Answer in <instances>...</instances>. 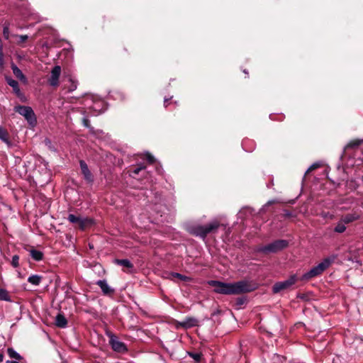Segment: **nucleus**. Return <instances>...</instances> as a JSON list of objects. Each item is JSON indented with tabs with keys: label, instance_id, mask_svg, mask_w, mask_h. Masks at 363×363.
Listing matches in <instances>:
<instances>
[{
	"label": "nucleus",
	"instance_id": "41",
	"mask_svg": "<svg viewBox=\"0 0 363 363\" xmlns=\"http://www.w3.org/2000/svg\"><path fill=\"white\" fill-rule=\"evenodd\" d=\"M4 359V354L3 352H0V363L3 362Z\"/></svg>",
	"mask_w": 363,
	"mask_h": 363
},
{
	"label": "nucleus",
	"instance_id": "39",
	"mask_svg": "<svg viewBox=\"0 0 363 363\" xmlns=\"http://www.w3.org/2000/svg\"><path fill=\"white\" fill-rule=\"evenodd\" d=\"M4 65V54L0 55V68H2Z\"/></svg>",
	"mask_w": 363,
	"mask_h": 363
},
{
	"label": "nucleus",
	"instance_id": "3",
	"mask_svg": "<svg viewBox=\"0 0 363 363\" xmlns=\"http://www.w3.org/2000/svg\"><path fill=\"white\" fill-rule=\"evenodd\" d=\"M289 246V242L286 240H276L275 241L263 246H259L257 252L264 255L269 253H277Z\"/></svg>",
	"mask_w": 363,
	"mask_h": 363
},
{
	"label": "nucleus",
	"instance_id": "15",
	"mask_svg": "<svg viewBox=\"0 0 363 363\" xmlns=\"http://www.w3.org/2000/svg\"><path fill=\"white\" fill-rule=\"evenodd\" d=\"M95 225H96V220L92 218H89V217H86L84 218H81L79 230L84 231L86 229L89 228Z\"/></svg>",
	"mask_w": 363,
	"mask_h": 363
},
{
	"label": "nucleus",
	"instance_id": "5",
	"mask_svg": "<svg viewBox=\"0 0 363 363\" xmlns=\"http://www.w3.org/2000/svg\"><path fill=\"white\" fill-rule=\"evenodd\" d=\"M106 335L109 339L108 344L114 352L120 354H125L128 352V349L127 345L124 342L120 341L116 335L110 330H106Z\"/></svg>",
	"mask_w": 363,
	"mask_h": 363
},
{
	"label": "nucleus",
	"instance_id": "10",
	"mask_svg": "<svg viewBox=\"0 0 363 363\" xmlns=\"http://www.w3.org/2000/svg\"><path fill=\"white\" fill-rule=\"evenodd\" d=\"M96 284L101 288L103 294L105 296H113L115 294V289L111 287L105 279L97 281Z\"/></svg>",
	"mask_w": 363,
	"mask_h": 363
},
{
	"label": "nucleus",
	"instance_id": "23",
	"mask_svg": "<svg viewBox=\"0 0 363 363\" xmlns=\"http://www.w3.org/2000/svg\"><path fill=\"white\" fill-rule=\"evenodd\" d=\"M7 354L10 358L14 359L18 361L23 359V357L18 354L13 347H9L7 349Z\"/></svg>",
	"mask_w": 363,
	"mask_h": 363
},
{
	"label": "nucleus",
	"instance_id": "32",
	"mask_svg": "<svg viewBox=\"0 0 363 363\" xmlns=\"http://www.w3.org/2000/svg\"><path fill=\"white\" fill-rule=\"evenodd\" d=\"M11 265L14 268H17L19 267V256L15 255L12 257Z\"/></svg>",
	"mask_w": 363,
	"mask_h": 363
},
{
	"label": "nucleus",
	"instance_id": "12",
	"mask_svg": "<svg viewBox=\"0 0 363 363\" xmlns=\"http://www.w3.org/2000/svg\"><path fill=\"white\" fill-rule=\"evenodd\" d=\"M115 263L123 267V271L127 273H131L134 269V265L127 259H116Z\"/></svg>",
	"mask_w": 363,
	"mask_h": 363
},
{
	"label": "nucleus",
	"instance_id": "42",
	"mask_svg": "<svg viewBox=\"0 0 363 363\" xmlns=\"http://www.w3.org/2000/svg\"><path fill=\"white\" fill-rule=\"evenodd\" d=\"M1 54H4V52H3V45H2V42H1V40L0 39V55Z\"/></svg>",
	"mask_w": 363,
	"mask_h": 363
},
{
	"label": "nucleus",
	"instance_id": "21",
	"mask_svg": "<svg viewBox=\"0 0 363 363\" xmlns=\"http://www.w3.org/2000/svg\"><path fill=\"white\" fill-rule=\"evenodd\" d=\"M30 255L35 261L37 262L41 261L44 257V255L41 251L37 250L33 247L30 250Z\"/></svg>",
	"mask_w": 363,
	"mask_h": 363
},
{
	"label": "nucleus",
	"instance_id": "25",
	"mask_svg": "<svg viewBox=\"0 0 363 363\" xmlns=\"http://www.w3.org/2000/svg\"><path fill=\"white\" fill-rule=\"evenodd\" d=\"M42 280V277L37 274L31 275L28 277V281L33 285L38 286Z\"/></svg>",
	"mask_w": 363,
	"mask_h": 363
},
{
	"label": "nucleus",
	"instance_id": "27",
	"mask_svg": "<svg viewBox=\"0 0 363 363\" xmlns=\"http://www.w3.org/2000/svg\"><path fill=\"white\" fill-rule=\"evenodd\" d=\"M0 301H11L9 292L4 289H0Z\"/></svg>",
	"mask_w": 363,
	"mask_h": 363
},
{
	"label": "nucleus",
	"instance_id": "36",
	"mask_svg": "<svg viewBox=\"0 0 363 363\" xmlns=\"http://www.w3.org/2000/svg\"><path fill=\"white\" fill-rule=\"evenodd\" d=\"M145 159L151 164H154L155 162V158L154 157V156L149 152L145 154Z\"/></svg>",
	"mask_w": 363,
	"mask_h": 363
},
{
	"label": "nucleus",
	"instance_id": "28",
	"mask_svg": "<svg viewBox=\"0 0 363 363\" xmlns=\"http://www.w3.org/2000/svg\"><path fill=\"white\" fill-rule=\"evenodd\" d=\"M189 355L197 363H199L202 358V354L201 352H188Z\"/></svg>",
	"mask_w": 363,
	"mask_h": 363
},
{
	"label": "nucleus",
	"instance_id": "11",
	"mask_svg": "<svg viewBox=\"0 0 363 363\" xmlns=\"http://www.w3.org/2000/svg\"><path fill=\"white\" fill-rule=\"evenodd\" d=\"M198 320L195 318L187 317L182 322H177L176 326L177 328H182L184 329H188L194 326L198 325Z\"/></svg>",
	"mask_w": 363,
	"mask_h": 363
},
{
	"label": "nucleus",
	"instance_id": "8",
	"mask_svg": "<svg viewBox=\"0 0 363 363\" xmlns=\"http://www.w3.org/2000/svg\"><path fill=\"white\" fill-rule=\"evenodd\" d=\"M61 67L59 65L55 66L51 72L50 75L48 79V84L53 87L59 86V79L61 74Z\"/></svg>",
	"mask_w": 363,
	"mask_h": 363
},
{
	"label": "nucleus",
	"instance_id": "6",
	"mask_svg": "<svg viewBox=\"0 0 363 363\" xmlns=\"http://www.w3.org/2000/svg\"><path fill=\"white\" fill-rule=\"evenodd\" d=\"M300 278L296 274L291 275L288 279L283 281H277L272 286L274 294H279L282 291L291 289Z\"/></svg>",
	"mask_w": 363,
	"mask_h": 363
},
{
	"label": "nucleus",
	"instance_id": "29",
	"mask_svg": "<svg viewBox=\"0 0 363 363\" xmlns=\"http://www.w3.org/2000/svg\"><path fill=\"white\" fill-rule=\"evenodd\" d=\"M246 303H247V298L245 296L238 297L235 299V305L237 306L238 308H240Z\"/></svg>",
	"mask_w": 363,
	"mask_h": 363
},
{
	"label": "nucleus",
	"instance_id": "7",
	"mask_svg": "<svg viewBox=\"0 0 363 363\" xmlns=\"http://www.w3.org/2000/svg\"><path fill=\"white\" fill-rule=\"evenodd\" d=\"M14 111L23 116L30 125L34 126L36 125L37 119L31 107L18 105L14 107Z\"/></svg>",
	"mask_w": 363,
	"mask_h": 363
},
{
	"label": "nucleus",
	"instance_id": "22",
	"mask_svg": "<svg viewBox=\"0 0 363 363\" xmlns=\"http://www.w3.org/2000/svg\"><path fill=\"white\" fill-rule=\"evenodd\" d=\"M169 279H170L171 280H173L174 278H177V279H179V280H181L182 281H190L192 279L189 277L183 275L182 274H179V273H177V272H171L169 274Z\"/></svg>",
	"mask_w": 363,
	"mask_h": 363
},
{
	"label": "nucleus",
	"instance_id": "1",
	"mask_svg": "<svg viewBox=\"0 0 363 363\" xmlns=\"http://www.w3.org/2000/svg\"><path fill=\"white\" fill-rule=\"evenodd\" d=\"M208 284L213 287L214 292L223 295H239L249 293L255 289L253 285L246 280L234 283H225L217 280H211Z\"/></svg>",
	"mask_w": 363,
	"mask_h": 363
},
{
	"label": "nucleus",
	"instance_id": "30",
	"mask_svg": "<svg viewBox=\"0 0 363 363\" xmlns=\"http://www.w3.org/2000/svg\"><path fill=\"white\" fill-rule=\"evenodd\" d=\"M145 165L138 164V167H136L131 171V174H133L132 176L135 177V175H138L143 169H145Z\"/></svg>",
	"mask_w": 363,
	"mask_h": 363
},
{
	"label": "nucleus",
	"instance_id": "4",
	"mask_svg": "<svg viewBox=\"0 0 363 363\" xmlns=\"http://www.w3.org/2000/svg\"><path fill=\"white\" fill-rule=\"evenodd\" d=\"M220 225V223L217 221L205 225H199L191 227L190 233L194 235L205 238L208 234L216 233Z\"/></svg>",
	"mask_w": 363,
	"mask_h": 363
},
{
	"label": "nucleus",
	"instance_id": "33",
	"mask_svg": "<svg viewBox=\"0 0 363 363\" xmlns=\"http://www.w3.org/2000/svg\"><path fill=\"white\" fill-rule=\"evenodd\" d=\"M82 122L84 127L89 128L91 131L93 130L94 128L91 125L90 121L87 118H83Z\"/></svg>",
	"mask_w": 363,
	"mask_h": 363
},
{
	"label": "nucleus",
	"instance_id": "13",
	"mask_svg": "<svg viewBox=\"0 0 363 363\" xmlns=\"http://www.w3.org/2000/svg\"><path fill=\"white\" fill-rule=\"evenodd\" d=\"M362 144H363V139H355V140H351L345 147L342 157H344L347 154V152L349 150H350V149L356 150Z\"/></svg>",
	"mask_w": 363,
	"mask_h": 363
},
{
	"label": "nucleus",
	"instance_id": "40",
	"mask_svg": "<svg viewBox=\"0 0 363 363\" xmlns=\"http://www.w3.org/2000/svg\"><path fill=\"white\" fill-rule=\"evenodd\" d=\"M297 298H301L302 300H306V295L305 294H298L297 295Z\"/></svg>",
	"mask_w": 363,
	"mask_h": 363
},
{
	"label": "nucleus",
	"instance_id": "34",
	"mask_svg": "<svg viewBox=\"0 0 363 363\" xmlns=\"http://www.w3.org/2000/svg\"><path fill=\"white\" fill-rule=\"evenodd\" d=\"M320 164L318 163H314L308 169L307 171L305 173V177H306V175L308 174H309L310 172H313V170L318 169V167H320Z\"/></svg>",
	"mask_w": 363,
	"mask_h": 363
},
{
	"label": "nucleus",
	"instance_id": "26",
	"mask_svg": "<svg viewBox=\"0 0 363 363\" xmlns=\"http://www.w3.org/2000/svg\"><path fill=\"white\" fill-rule=\"evenodd\" d=\"M67 220L72 224H75L77 225L79 229L81 218L79 216H77L74 214H69L67 217Z\"/></svg>",
	"mask_w": 363,
	"mask_h": 363
},
{
	"label": "nucleus",
	"instance_id": "44",
	"mask_svg": "<svg viewBox=\"0 0 363 363\" xmlns=\"http://www.w3.org/2000/svg\"><path fill=\"white\" fill-rule=\"evenodd\" d=\"M6 363H19L17 361H11V360H7L6 362Z\"/></svg>",
	"mask_w": 363,
	"mask_h": 363
},
{
	"label": "nucleus",
	"instance_id": "16",
	"mask_svg": "<svg viewBox=\"0 0 363 363\" xmlns=\"http://www.w3.org/2000/svg\"><path fill=\"white\" fill-rule=\"evenodd\" d=\"M6 81L7 84L13 88V93L17 96H20L21 95V92L19 88V85L17 81L14 80L10 77H6Z\"/></svg>",
	"mask_w": 363,
	"mask_h": 363
},
{
	"label": "nucleus",
	"instance_id": "14",
	"mask_svg": "<svg viewBox=\"0 0 363 363\" xmlns=\"http://www.w3.org/2000/svg\"><path fill=\"white\" fill-rule=\"evenodd\" d=\"M360 218V215L357 212L354 211L352 213H347L342 216L340 221L345 224L351 223Z\"/></svg>",
	"mask_w": 363,
	"mask_h": 363
},
{
	"label": "nucleus",
	"instance_id": "37",
	"mask_svg": "<svg viewBox=\"0 0 363 363\" xmlns=\"http://www.w3.org/2000/svg\"><path fill=\"white\" fill-rule=\"evenodd\" d=\"M3 35L5 39L9 38V25H4V29H3Z\"/></svg>",
	"mask_w": 363,
	"mask_h": 363
},
{
	"label": "nucleus",
	"instance_id": "45",
	"mask_svg": "<svg viewBox=\"0 0 363 363\" xmlns=\"http://www.w3.org/2000/svg\"><path fill=\"white\" fill-rule=\"evenodd\" d=\"M243 72H244V73H245L246 74H248V72H247V70H246V69H244V70H243Z\"/></svg>",
	"mask_w": 363,
	"mask_h": 363
},
{
	"label": "nucleus",
	"instance_id": "2",
	"mask_svg": "<svg viewBox=\"0 0 363 363\" xmlns=\"http://www.w3.org/2000/svg\"><path fill=\"white\" fill-rule=\"evenodd\" d=\"M336 259V256L333 255L332 257H328L319 263L317 266L313 267L308 272L305 273L300 277L301 281H309L311 279L316 277L323 273V272L327 269L332 263L334 262Z\"/></svg>",
	"mask_w": 363,
	"mask_h": 363
},
{
	"label": "nucleus",
	"instance_id": "19",
	"mask_svg": "<svg viewBox=\"0 0 363 363\" xmlns=\"http://www.w3.org/2000/svg\"><path fill=\"white\" fill-rule=\"evenodd\" d=\"M55 325L60 328H65L67 325V320L65 316L60 313L55 318Z\"/></svg>",
	"mask_w": 363,
	"mask_h": 363
},
{
	"label": "nucleus",
	"instance_id": "38",
	"mask_svg": "<svg viewBox=\"0 0 363 363\" xmlns=\"http://www.w3.org/2000/svg\"><path fill=\"white\" fill-rule=\"evenodd\" d=\"M17 37L19 38V40L17 43L18 45H21L28 39V36L27 35H17Z\"/></svg>",
	"mask_w": 363,
	"mask_h": 363
},
{
	"label": "nucleus",
	"instance_id": "43",
	"mask_svg": "<svg viewBox=\"0 0 363 363\" xmlns=\"http://www.w3.org/2000/svg\"><path fill=\"white\" fill-rule=\"evenodd\" d=\"M170 99H164V105L165 107L167 106V102L169 101Z\"/></svg>",
	"mask_w": 363,
	"mask_h": 363
},
{
	"label": "nucleus",
	"instance_id": "24",
	"mask_svg": "<svg viewBox=\"0 0 363 363\" xmlns=\"http://www.w3.org/2000/svg\"><path fill=\"white\" fill-rule=\"evenodd\" d=\"M129 55L128 49L124 47H119L116 51V57L119 59L126 58Z\"/></svg>",
	"mask_w": 363,
	"mask_h": 363
},
{
	"label": "nucleus",
	"instance_id": "35",
	"mask_svg": "<svg viewBox=\"0 0 363 363\" xmlns=\"http://www.w3.org/2000/svg\"><path fill=\"white\" fill-rule=\"evenodd\" d=\"M282 216L284 218H293V217H295L296 215L294 214L292 212L289 211V210L287 209H284V213L282 214Z\"/></svg>",
	"mask_w": 363,
	"mask_h": 363
},
{
	"label": "nucleus",
	"instance_id": "20",
	"mask_svg": "<svg viewBox=\"0 0 363 363\" xmlns=\"http://www.w3.org/2000/svg\"><path fill=\"white\" fill-rule=\"evenodd\" d=\"M77 81L69 77L67 83L64 84L63 89H67V92H72L77 88Z\"/></svg>",
	"mask_w": 363,
	"mask_h": 363
},
{
	"label": "nucleus",
	"instance_id": "9",
	"mask_svg": "<svg viewBox=\"0 0 363 363\" xmlns=\"http://www.w3.org/2000/svg\"><path fill=\"white\" fill-rule=\"evenodd\" d=\"M79 165L81 168L82 174L84 176V179L88 182V183H92L94 182V176L91 171L89 169L88 165L86 163L82 160H79Z\"/></svg>",
	"mask_w": 363,
	"mask_h": 363
},
{
	"label": "nucleus",
	"instance_id": "31",
	"mask_svg": "<svg viewBox=\"0 0 363 363\" xmlns=\"http://www.w3.org/2000/svg\"><path fill=\"white\" fill-rule=\"evenodd\" d=\"M346 230V227L345 226V223L342 222L338 223L337 225L335 228V232L342 233H344Z\"/></svg>",
	"mask_w": 363,
	"mask_h": 363
},
{
	"label": "nucleus",
	"instance_id": "17",
	"mask_svg": "<svg viewBox=\"0 0 363 363\" xmlns=\"http://www.w3.org/2000/svg\"><path fill=\"white\" fill-rule=\"evenodd\" d=\"M0 140L5 143L8 147H11L12 145L9 133L3 127H0Z\"/></svg>",
	"mask_w": 363,
	"mask_h": 363
},
{
	"label": "nucleus",
	"instance_id": "18",
	"mask_svg": "<svg viewBox=\"0 0 363 363\" xmlns=\"http://www.w3.org/2000/svg\"><path fill=\"white\" fill-rule=\"evenodd\" d=\"M11 68L13 71V74L17 79H18L23 82H26L27 81V79L26 76L23 74L22 71L13 62L11 63Z\"/></svg>",
	"mask_w": 363,
	"mask_h": 363
}]
</instances>
